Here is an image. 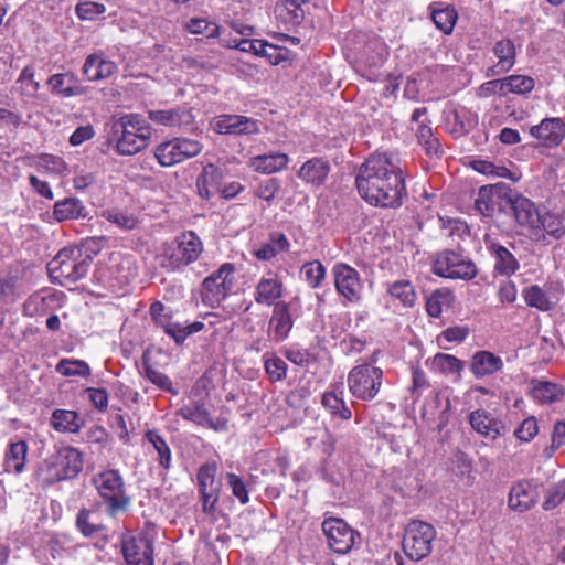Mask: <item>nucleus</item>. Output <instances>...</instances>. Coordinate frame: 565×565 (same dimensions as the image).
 Listing matches in <instances>:
<instances>
[{"instance_id":"1","label":"nucleus","mask_w":565,"mask_h":565,"mask_svg":"<svg viewBox=\"0 0 565 565\" xmlns=\"http://www.w3.org/2000/svg\"><path fill=\"white\" fill-rule=\"evenodd\" d=\"M355 185L362 199L380 207H398L406 195L402 171L390 153L370 156L359 169Z\"/></svg>"},{"instance_id":"2","label":"nucleus","mask_w":565,"mask_h":565,"mask_svg":"<svg viewBox=\"0 0 565 565\" xmlns=\"http://www.w3.org/2000/svg\"><path fill=\"white\" fill-rule=\"evenodd\" d=\"M111 134L117 153L134 156L149 146L152 128L141 115L127 114L113 122Z\"/></svg>"},{"instance_id":"3","label":"nucleus","mask_w":565,"mask_h":565,"mask_svg":"<svg viewBox=\"0 0 565 565\" xmlns=\"http://www.w3.org/2000/svg\"><path fill=\"white\" fill-rule=\"evenodd\" d=\"M203 252V243L192 231L163 243L157 254L160 267L177 271L194 263Z\"/></svg>"},{"instance_id":"4","label":"nucleus","mask_w":565,"mask_h":565,"mask_svg":"<svg viewBox=\"0 0 565 565\" xmlns=\"http://www.w3.org/2000/svg\"><path fill=\"white\" fill-rule=\"evenodd\" d=\"M83 469V456L74 447L57 449L41 466L40 478L49 484L75 478Z\"/></svg>"},{"instance_id":"5","label":"nucleus","mask_w":565,"mask_h":565,"mask_svg":"<svg viewBox=\"0 0 565 565\" xmlns=\"http://www.w3.org/2000/svg\"><path fill=\"white\" fill-rule=\"evenodd\" d=\"M88 257L84 256L77 247H65L47 264V271L52 280L62 286L76 282L88 271Z\"/></svg>"},{"instance_id":"6","label":"nucleus","mask_w":565,"mask_h":565,"mask_svg":"<svg viewBox=\"0 0 565 565\" xmlns=\"http://www.w3.org/2000/svg\"><path fill=\"white\" fill-rule=\"evenodd\" d=\"M92 483L106 503L109 516L115 518L119 512L127 511L130 498L127 494L124 478L118 470H104L93 477Z\"/></svg>"},{"instance_id":"7","label":"nucleus","mask_w":565,"mask_h":565,"mask_svg":"<svg viewBox=\"0 0 565 565\" xmlns=\"http://www.w3.org/2000/svg\"><path fill=\"white\" fill-rule=\"evenodd\" d=\"M383 381L382 369L363 363L348 373V388L352 396L362 401H372L379 394Z\"/></svg>"},{"instance_id":"8","label":"nucleus","mask_w":565,"mask_h":565,"mask_svg":"<svg viewBox=\"0 0 565 565\" xmlns=\"http://www.w3.org/2000/svg\"><path fill=\"white\" fill-rule=\"evenodd\" d=\"M435 537L436 530L431 524L413 520L405 529L403 551L411 561H422L431 553Z\"/></svg>"},{"instance_id":"9","label":"nucleus","mask_w":565,"mask_h":565,"mask_svg":"<svg viewBox=\"0 0 565 565\" xmlns=\"http://www.w3.org/2000/svg\"><path fill=\"white\" fill-rule=\"evenodd\" d=\"M236 268L232 263L222 264L204 278L201 297L204 305L215 308L230 295L235 284Z\"/></svg>"},{"instance_id":"10","label":"nucleus","mask_w":565,"mask_h":565,"mask_svg":"<svg viewBox=\"0 0 565 565\" xmlns=\"http://www.w3.org/2000/svg\"><path fill=\"white\" fill-rule=\"evenodd\" d=\"M483 243L497 276L509 278L520 269V263L514 255L516 247L513 243L492 234H486Z\"/></svg>"},{"instance_id":"11","label":"nucleus","mask_w":565,"mask_h":565,"mask_svg":"<svg viewBox=\"0 0 565 565\" xmlns=\"http://www.w3.org/2000/svg\"><path fill=\"white\" fill-rule=\"evenodd\" d=\"M433 271L437 276L449 279L470 280L477 275V267L472 260L455 250L445 249L437 254Z\"/></svg>"},{"instance_id":"12","label":"nucleus","mask_w":565,"mask_h":565,"mask_svg":"<svg viewBox=\"0 0 565 565\" xmlns=\"http://www.w3.org/2000/svg\"><path fill=\"white\" fill-rule=\"evenodd\" d=\"M203 149V145L191 138H173L163 141L154 149V157L162 167H172L188 159L196 157Z\"/></svg>"},{"instance_id":"13","label":"nucleus","mask_w":565,"mask_h":565,"mask_svg":"<svg viewBox=\"0 0 565 565\" xmlns=\"http://www.w3.org/2000/svg\"><path fill=\"white\" fill-rule=\"evenodd\" d=\"M331 273L337 292L347 302L359 303L363 291V282L359 271L348 264L337 263Z\"/></svg>"},{"instance_id":"14","label":"nucleus","mask_w":565,"mask_h":565,"mask_svg":"<svg viewBox=\"0 0 565 565\" xmlns=\"http://www.w3.org/2000/svg\"><path fill=\"white\" fill-rule=\"evenodd\" d=\"M322 531L329 547L337 554H347L355 545L360 535L342 519L330 518L323 521Z\"/></svg>"},{"instance_id":"15","label":"nucleus","mask_w":565,"mask_h":565,"mask_svg":"<svg viewBox=\"0 0 565 565\" xmlns=\"http://www.w3.org/2000/svg\"><path fill=\"white\" fill-rule=\"evenodd\" d=\"M511 198L510 189L504 183L484 185L479 189L475 207L483 216L491 217L507 207Z\"/></svg>"},{"instance_id":"16","label":"nucleus","mask_w":565,"mask_h":565,"mask_svg":"<svg viewBox=\"0 0 565 565\" xmlns=\"http://www.w3.org/2000/svg\"><path fill=\"white\" fill-rule=\"evenodd\" d=\"M211 128L221 135H256L259 122L242 115H222L211 120Z\"/></svg>"},{"instance_id":"17","label":"nucleus","mask_w":565,"mask_h":565,"mask_svg":"<svg viewBox=\"0 0 565 565\" xmlns=\"http://www.w3.org/2000/svg\"><path fill=\"white\" fill-rule=\"evenodd\" d=\"M122 554L128 565H153L152 542L146 535L125 540Z\"/></svg>"},{"instance_id":"18","label":"nucleus","mask_w":565,"mask_h":565,"mask_svg":"<svg viewBox=\"0 0 565 565\" xmlns=\"http://www.w3.org/2000/svg\"><path fill=\"white\" fill-rule=\"evenodd\" d=\"M468 419L471 428L486 439L495 440L505 433L503 422L486 409L471 412Z\"/></svg>"},{"instance_id":"19","label":"nucleus","mask_w":565,"mask_h":565,"mask_svg":"<svg viewBox=\"0 0 565 565\" xmlns=\"http://www.w3.org/2000/svg\"><path fill=\"white\" fill-rule=\"evenodd\" d=\"M539 500L536 486L531 480H520L514 483L509 492L508 505L516 512H525L532 509Z\"/></svg>"},{"instance_id":"20","label":"nucleus","mask_w":565,"mask_h":565,"mask_svg":"<svg viewBox=\"0 0 565 565\" xmlns=\"http://www.w3.org/2000/svg\"><path fill=\"white\" fill-rule=\"evenodd\" d=\"M530 134L543 146L556 147L565 137V122L559 117L545 118L539 125L533 126Z\"/></svg>"},{"instance_id":"21","label":"nucleus","mask_w":565,"mask_h":565,"mask_svg":"<svg viewBox=\"0 0 565 565\" xmlns=\"http://www.w3.org/2000/svg\"><path fill=\"white\" fill-rule=\"evenodd\" d=\"M284 296V284L275 275L262 277L254 289V300L262 306H276L280 303L279 299Z\"/></svg>"},{"instance_id":"22","label":"nucleus","mask_w":565,"mask_h":565,"mask_svg":"<svg viewBox=\"0 0 565 565\" xmlns=\"http://www.w3.org/2000/svg\"><path fill=\"white\" fill-rule=\"evenodd\" d=\"M178 414L185 420L215 431H223L227 429V422L224 418H212L207 409L198 403L182 406L178 411Z\"/></svg>"},{"instance_id":"23","label":"nucleus","mask_w":565,"mask_h":565,"mask_svg":"<svg viewBox=\"0 0 565 565\" xmlns=\"http://www.w3.org/2000/svg\"><path fill=\"white\" fill-rule=\"evenodd\" d=\"M513 211L515 221L522 227L535 231L540 224L541 213L535 203L523 195H514L509 204Z\"/></svg>"},{"instance_id":"24","label":"nucleus","mask_w":565,"mask_h":565,"mask_svg":"<svg viewBox=\"0 0 565 565\" xmlns=\"http://www.w3.org/2000/svg\"><path fill=\"white\" fill-rule=\"evenodd\" d=\"M492 52L498 62L495 65L489 67L486 72L488 77L509 72L515 64L516 52L515 45L510 39H502L494 43Z\"/></svg>"},{"instance_id":"25","label":"nucleus","mask_w":565,"mask_h":565,"mask_svg":"<svg viewBox=\"0 0 565 565\" xmlns=\"http://www.w3.org/2000/svg\"><path fill=\"white\" fill-rule=\"evenodd\" d=\"M149 119L157 125L166 127H189L194 121V116L186 107L149 110Z\"/></svg>"},{"instance_id":"26","label":"nucleus","mask_w":565,"mask_h":565,"mask_svg":"<svg viewBox=\"0 0 565 565\" xmlns=\"http://www.w3.org/2000/svg\"><path fill=\"white\" fill-rule=\"evenodd\" d=\"M294 327V319L290 313V303L280 302L274 307L269 320V334L274 341L281 342L286 340Z\"/></svg>"},{"instance_id":"27","label":"nucleus","mask_w":565,"mask_h":565,"mask_svg":"<svg viewBox=\"0 0 565 565\" xmlns=\"http://www.w3.org/2000/svg\"><path fill=\"white\" fill-rule=\"evenodd\" d=\"M224 179V171L213 163L203 167L202 172L196 179L198 194L203 200H211L221 190V183Z\"/></svg>"},{"instance_id":"28","label":"nucleus","mask_w":565,"mask_h":565,"mask_svg":"<svg viewBox=\"0 0 565 565\" xmlns=\"http://www.w3.org/2000/svg\"><path fill=\"white\" fill-rule=\"evenodd\" d=\"M343 395L344 392L341 383L331 384L323 393L321 404L332 418L349 420L352 416V412L347 406Z\"/></svg>"},{"instance_id":"29","label":"nucleus","mask_w":565,"mask_h":565,"mask_svg":"<svg viewBox=\"0 0 565 565\" xmlns=\"http://www.w3.org/2000/svg\"><path fill=\"white\" fill-rule=\"evenodd\" d=\"M117 71V65L103 53H94L86 57L83 74L90 82L105 79Z\"/></svg>"},{"instance_id":"30","label":"nucleus","mask_w":565,"mask_h":565,"mask_svg":"<svg viewBox=\"0 0 565 565\" xmlns=\"http://www.w3.org/2000/svg\"><path fill=\"white\" fill-rule=\"evenodd\" d=\"M330 172V164L323 158H311L307 160L299 169L298 178L312 186H320L324 183Z\"/></svg>"},{"instance_id":"31","label":"nucleus","mask_w":565,"mask_h":565,"mask_svg":"<svg viewBox=\"0 0 565 565\" xmlns=\"http://www.w3.org/2000/svg\"><path fill=\"white\" fill-rule=\"evenodd\" d=\"M469 367L473 376L479 380L500 371L503 367V361L499 355L482 350L472 355Z\"/></svg>"},{"instance_id":"32","label":"nucleus","mask_w":565,"mask_h":565,"mask_svg":"<svg viewBox=\"0 0 565 565\" xmlns=\"http://www.w3.org/2000/svg\"><path fill=\"white\" fill-rule=\"evenodd\" d=\"M77 82V77L73 73H57L51 75L46 84L52 94L68 98L83 94L84 89Z\"/></svg>"},{"instance_id":"33","label":"nucleus","mask_w":565,"mask_h":565,"mask_svg":"<svg viewBox=\"0 0 565 565\" xmlns=\"http://www.w3.org/2000/svg\"><path fill=\"white\" fill-rule=\"evenodd\" d=\"M523 298L529 307L536 308L541 311L551 310L558 300V297L551 292V286L540 287L537 285L524 288Z\"/></svg>"},{"instance_id":"34","label":"nucleus","mask_w":565,"mask_h":565,"mask_svg":"<svg viewBox=\"0 0 565 565\" xmlns=\"http://www.w3.org/2000/svg\"><path fill=\"white\" fill-rule=\"evenodd\" d=\"M289 162V157L282 152L255 156L249 160V167L259 173L271 174L284 170Z\"/></svg>"},{"instance_id":"35","label":"nucleus","mask_w":565,"mask_h":565,"mask_svg":"<svg viewBox=\"0 0 565 565\" xmlns=\"http://www.w3.org/2000/svg\"><path fill=\"white\" fill-rule=\"evenodd\" d=\"M76 527L86 537L95 536L105 530L97 510L81 509L76 516Z\"/></svg>"},{"instance_id":"36","label":"nucleus","mask_w":565,"mask_h":565,"mask_svg":"<svg viewBox=\"0 0 565 565\" xmlns=\"http://www.w3.org/2000/svg\"><path fill=\"white\" fill-rule=\"evenodd\" d=\"M30 166L35 168L38 172L49 175H61L67 167L62 157L50 153L31 157Z\"/></svg>"},{"instance_id":"37","label":"nucleus","mask_w":565,"mask_h":565,"mask_svg":"<svg viewBox=\"0 0 565 565\" xmlns=\"http://www.w3.org/2000/svg\"><path fill=\"white\" fill-rule=\"evenodd\" d=\"M230 44L241 52L253 53L256 56H266L269 58L270 63H278L276 58L273 60V53L270 52L273 51L275 53L277 51V46L269 44L264 40H250L248 36L239 35L237 42H232Z\"/></svg>"},{"instance_id":"38","label":"nucleus","mask_w":565,"mask_h":565,"mask_svg":"<svg viewBox=\"0 0 565 565\" xmlns=\"http://www.w3.org/2000/svg\"><path fill=\"white\" fill-rule=\"evenodd\" d=\"M28 445L23 440L10 444L6 451L3 470L8 473H20L25 466Z\"/></svg>"},{"instance_id":"39","label":"nucleus","mask_w":565,"mask_h":565,"mask_svg":"<svg viewBox=\"0 0 565 565\" xmlns=\"http://www.w3.org/2000/svg\"><path fill=\"white\" fill-rule=\"evenodd\" d=\"M455 297L447 288L433 291L426 299V311L431 318H439L445 310L451 308Z\"/></svg>"},{"instance_id":"40","label":"nucleus","mask_w":565,"mask_h":565,"mask_svg":"<svg viewBox=\"0 0 565 565\" xmlns=\"http://www.w3.org/2000/svg\"><path fill=\"white\" fill-rule=\"evenodd\" d=\"M289 248V242L285 234L273 233L269 239L254 250V255L259 260H270L279 253Z\"/></svg>"},{"instance_id":"41","label":"nucleus","mask_w":565,"mask_h":565,"mask_svg":"<svg viewBox=\"0 0 565 565\" xmlns=\"http://www.w3.org/2000/svg\"><path fill=\"white\" fill-rule=\"evenodd\" d=\"M84 210L85 207L81 200L67 198L54 204L53 215L56 221L63 222L84 216Z\"/></svg>"},{"instance_id":"42","label":"nucleus","mask_w":565,"mask_h":565,"mask_svg":"<svg viewBox=\"0 0 565 565\" xmlns=\"http://www.w3.org/2000/svg\"><path fill=\"white\" fill-rule=\"evenodd\" d=\"M431 370L434 372H438L443 375L450 376L456 375L460 376L461 371L463 370V362L451 354L446 353H437L430 361Z\"/></svg>"},{"instance_id":"43","label":"nucleus","mask_w":565,"mask_h":565,"mask_svg":"<svg viewBox=\"0 0 565 565\" xmlns=\"http://www.w3.org/2000/svg\"><path fill=\"white\" fill-rule=\"evenodd\" d=\"M204 329V323L200 321L191 323H180L169 320L162 328L166 334L171 337L177 344H182L188 337L198 333Z\"/></svg>"},{"instance_id":"44","label":"nucleus","mask_w":565,"mask_h":565,"mask_svg":"<svg viewBox=\"0 0 565 565\" xmlns=\"http://www.w3.org/2000/svg\"><path fill=\"white\" fill-rule=\"evenodd\" d=\"M145 439L157 452V461L159 466L164 470H169L171 467L172 455L166 439L157 430H148L145 434Z\"/></svg>"},{"instance_id":"45","label":"nucleus","mask_w":565,"mask_h":565,"mask_svg":"<svg viewBox=\"0 0 565 565\" xmlns=\"http://www.w3.org/2000/svg\"><path fill=\"white\" fill-rule=\"evenodd\" d=\"M52 426L62 433H77L82 427V420L74 411L56 409L53 412Z\"/></svg>"},{"instance_id":"46","label":"nucleus","mask_w":565,"mask_h":565,"mask_svg":"<svg viewBox=\"0 0 565 565\" xmlns=\"http://www.w3.org/2000/svg\"><path fill=\"white\" fill-rule=\"evenodd\" d=\"M387 294L405 308L415 305L417 295L415 288L408 280H396L387 285Z\"/></svg>"},{"instance_id":"47","label":"nucleus","mask_w":565,"mask_h":565,"mask_svg":"<svg viewBox=\"0 0 565 565\" xmlns=\"http://www.w3.org/2000/svg\"><path fill=\"white\" fill-rule=\"evenodd\" d=\"M472 168L484 175L504 178L513 182H518L521 178L519 172L510 171L505 167L495 166L494 163L486 160L473 161Z\"/></svg>"},{"instance_id":"48","label":"nucleus","mask_w":565,"mask_h":565,"mask_svg":"<svg viewBox=\"0 0 565 565\" xmlns=\"http://www.w3.org/2000/svg\"><path fill=\"white\" fill-rule=\"evenodd\" d=\"M472 168L484 175L504 178L513 182H518L521 178L519 172L510 171L505 167L495 166L494 163L486 160L473 161Z\"/></svg>"},{"instance_id":"49","label":"nucleus","mask_w":565,"mask_h":565,"mask_svg":"<svg viewBox=\"0 0 565 565\" xmlns=\"http://www.w3.org/2000/svg\"><path fill=\"white\" fill-rule=\"evenodd\" d=\"M34 76L35 71L32 66H25L21 71L17 79V89L21 96L28 98H34L38 96L40 83L35 81Z\"/></svg>"},{"instance_id":"50","label":"nucleus","mask_w":565,"mask_h":565,"mask_svg":"<svg viewBox=\"0 0 565 565\" xmlns=\"http://www.w3.org/2000/svg\"><path fill=\"white\" fill-rule=\"evenodd\" d=\"M300 273L308 286L312 289H317L326 279L327 269L321 262L312 260L305 263Z\"/></svg>"},{"instance_id":"51","label":"nucleus","mask_w":565,"mask_h":565,"mask_svg":"<svg viewBox=\"0 0 565 565\" xmlns=\"http://www.w3.org/2000/svg\"><path fill=\"white\" fill-rule=\"evenodd\" d=\"M505 95L508 94H518L523 95L533 90L535 86V81L531 76L526 75H510L503 78Z\"/></svg>"},{"instance_id":"52","label":"nucleus","mask_w":565,"mask_h":565,"mask_svg":"<svg viewBox=\"0 0 565 565\" xmlns=\"http://www.w3.org/2000/svg\"><path fill=\"white\" fill-rule=\"evenodd\" d=\"M563 388L551 382H539L533 387V397L543 403H553L563 396Z\"/></svg>"},{"instance_id":"53","label":"nucleus","mask_w":565,"mask_h":565,"mask_svg":"<svg viewBox=\"0 0 565 565\" xmlns=\"http://www.w3.org/2000/svg\"><path fill=\"white\" fill-rule=\"evenodd\" d=\"M186 30L192 34H202L209 39L221 35L220 25L205 18H192L186 23Z\"/></svg>"},{"instance_id":"54","label":"nucleus","mask_w":565,"mask_h":565,"mask_svg":"<svg viewBox=\"0 0 565 565\" xmlns=\"http://www.w3.org/2000/svg\"><path fill=\"white\" fill-rule=\"evenodd\" d=\"M264 369L270 381L279 382L287 376V363L277 355L264 354Z\"/></svg>"},{"instance_id":"55","label":"nucleus","mask_w":565,"mask_h":565,"mask_svg":"<svg viewBox=\"0 0 565 565\" xmlns=\"http://www.w3.org/2000/svg\"><path fill=\"white\" fill-rule=\"evenodd\" d=\"M431 19L440 31L448 34L454 29L457 19V13L455 9L450 7L440 9L433 8Z\"/></svg>"},{"instance_id":"56","label":"nucleus","mask_w":565,"mask_h":565,"mask_svg":"<svg viewBox=\"0 0 565 565\" xmlns=\"http://www.w3.org/2000/svg\"><path fill=\"white\" fill-rule=\"evenodd\" d=\"M470 333V329L467 326H454L445 329L437 337V344L447 350L448 347L446 343H456L459 344L463 342Z\"/></svg>"},{"instance_id":"57","label":"nucleus","mask_w":565,"mask_h":565,"mask_svg":"<svg viewBox=\"0 0 565 565\" xmlns=\"http://www.w3.org/2000/svg\"><path fill=\"white\" fill-rule=\"evenodd\" d=\"M56 371L63 376H88L90 375L89 365L82 360L63 359L56 365Z\"/></svg>"},{"instance_id":"58","label":"nucleus","mask_w":565,"mask_h":565,"mask_svg":"<svg viewBox=\"0 0 565 565\" xmlns=\"http://www.w3.org/2000/svg\"><path fill=\"white\" fill-rule=\"evenodd\" d=\"M541 230L557 239L565 235V227L562 220L559 216L552 213L541 214L540 224L535 231Z\"/></svg>"},{"instance_id":"59","label":"nucleus","mask_w":565,"mask_h":565,"mask_svg":"<svg viewBox=\"0 0 565 565\" xmlns=\"http://www.w3.org/2000/svg\"><path fill=\"white\" fill-rule=\"evenodd\" d=\"M225 479L227 487L238 502L243 505L247 504L249 502V491L243 478L234 472H227Z\"/></svg>"},{"instance_id":"60","label":"nucleus","mask_w":565,"mask_h":565,"mask_svg":"<svg viewBox=\"0 0 565 565\" xmlns=\"http://www.w3.org/2000/svg\"><path fill=\"white\" fill-rule=\"evenodd\" d=\"M416 137L418 142L423 145L428 154H438L439 141L433 136V130L426 122H420L416 128Z\"/></svg>"},{"instance_id":"61","label":"nucleus","mask_w":565,"mask_h":565,"mask_svg":"<svg viewBox=\"0 0 565 565\" xmlns=\"http://www.w3.org/2000/svg\"><path fill=\"white\" fill-rule=\"evenodd\" d=\"M143 372L145 376L158 388L171 393L172 395L179 394V391L173 386L172 381L167 374L151 366H146Z\"/></svg>"},{"instance_id":"62","label":"nucleus","mask_w":565,"mask_h":565,"mask_svg":"<svg viewBox=\"0 0 565 565\" xmlns=\"http://www.w3.org/2000/svg\"><path fill=\"white\" fill-rule=\"evenodd\" d=\"M102 215L105 220L122 230H132L137 225V220L134 215L117 210H106Z\"/></svg>"},{"instance_id":"63","label":"nucleus","mask_w":565,"mask_h":565,"mask_svg":"<svg viewBox=\"0 0 565 565\" xmlns=\"http://www.w3.org/2000/svg\"><path fill=\"white\" fill-rule=\"evenodd\" d=\"M216 475V465L215 463H205L201 466L196 473L198 488L199 491H207L211 489H215L214 486Z\"/></svg>"},{"instance_id":"64","label":"nucleus","mask_w":565,"mask_h":565,"mask_svg":"<svg viewBox=\"0 0 565 565\" xmlns=\"http://www.w3.org/2000/svg\"><path fill=\"white\" fill-rule=\"evenodd\" d=\"M106 11L104 4L98 2H79L75 8L76 15L81 20L93 21Z\"/></svg>"}]
</instances>
